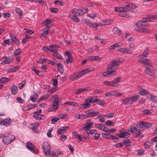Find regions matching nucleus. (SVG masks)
Wrapping results in <instances>:
<instances>
[{
  "mask_svg": "<svg viewBox=\"0 0 157 157\" xmlns=\"http://www.w3.org/2000/svg\"><path fill=\"white\" fill-rule=\"evenodd\" d=\"M1 137H3L2 141L5 144H8L13 141L15 139V137L12 135H9L6 136H3L2 134Z\"/></svg>",
  "mask_w": 157,
  "mask_h": 157,
  "instance_id": "0eeeda50",
  "label": "nucleus"
},
{
  "mask_svg": "<svg viewBox=\"0 0 157 157\" xmlns=\"http://www.w3.org/2000/svg\"><path fill=\"white\" fill-rule=\"evenodd\" d=\"M10 89L12 94L15 95L17 93L18 88L15 85H13L10 87Z\"/></svg>",
  "mask_w": 157,
  "mask_h": 157,
  "instance_id": "4be33fe9",
  "label": "nucleus"
},
{
  "mask_svg": "<svg viewBox=\"0 0 157 157\" xmlns=\"http://www.w3.org/2000/svg\"><path fill=\"white\" fill-rule=\"evenodd\" d=\"M73 61V58H68L66 59V62L68 64L69 63L72 62Z\"/></svg>",
  "mask_w": 157,
  "mask_h": 157,
  "instance_id": "338daca9",
  "label": "nucleus"
},
{
  "mask_svg": "<svg viewBox=\"0 0 157 157\" xmlns=\"http://www.w3.org/2000/svg\"><path fill=\"white\" fill-rule=\"evenodd\" d=\"M149 93V91L145 89H142L140 92V94L141 95H144Z\"/></svg>",
  "mask_w": 157,
  "mask_h": 157,
  "instance_id": "ea45409f",
  "label": "nucleus"
},
{
  "mask_svg": "<svg viewBox=\"0 0 157 157\" xmlns=\"http://www.w3.org/2000/svg\"><path fill=\"white\" fill-rule=\"evenodd\" d=\"M48 51L53 52L54 53L56 52V45H51L48 49Z\"/></svg>",
  "mask_w": 157,
  "mask_h": 157,
  "instance_id": "2f4dec72",
  "label": "nucleus"
},
{
  "mask_svg": "<svg viewBox=\"0 0 157 157\" xmlns=\"http://www.w3.org/2000/svg\"><path fill=\"white\" fill-rule=\"evenodd\" d=\"M117 136L120 138H125L130 136V134L128 131H125L122 133L118 134Z\"/></svg>",
  "mask_w": 157,
  "mask_h": 157,
  "instance_id": "2eb2a0df",
  "label": "nucleus"
},
{
  "mask_svg": "<svg viewBox=\"0 0 157 157\" xmlns=\"http://www.w3.org/2000/svg\"><path fill=\"white\" fill-rule=\"evenodd\" d=\"M95 130L94 129L91 130H89L87 132H86L88 135V136L90 135H92L93 134L95 133Z\"/></svg>",
  "mask_w": 157,
  "mask_h": 157,
  "instance_id": "0e129e2a",
  "label": "nucleus"
},
{
  "mask_svg": "<svg viewBox=\"0 0 157 157\" xmlns=\"http://www.w3.org/2000/svg\"><path fill=\"white\" fill-rule=\"evenodd\" d=\"M93 124V123L90 120L87 119L85 124V126L83 128V130L85 132H87L91 128Z\"/></svg>",
  "mask_w": 157,
  "mask_h": 157,
  "instance_id": "6e6552de",
  "label": "nucleus"
},
{
  "mask_svg": "<svg viewBox=\"0 0 157 157\" xmlns=\"http://www.w3.org/2000/svg\"><path fill=\"white\" fill-rule=\"evenodd\" d=\"M10 79L7 78L2 77L1 78V82L4 83L10 81Z\"/></svg>",
  "mask_w": 157,
  "mask_h": 157,
  "instance_id": "49530a36",
  "label": "nucleus"
},
{
  "mask_svg": "<svg viewBox=\"0 0 157 157\" xmlns=\"http://www.w3.org/2000/svg\"><path fill=\"white\" fill-rule=\"evenodd\" d=\"M112 31L115 34H118L121 32V30L117 27H115L113 29Z\"/></svg>",
  "mask_w": 157,
  "mask_h": 157,
  "instance_id": "8fccbe9b",
  "label": "nucleus"
},
{
  "mask_svg": "<svg viewBox=\"0 0 157 157\" xmlns=\"http://www.w3.org/2000/svg\"><path fill=\"white\" fill-rule=\"evenodd\" d=\"M12 122L11 120L9 118L5 119L2 121L1 120V125L8 126Z\"/></svg>",
  "mask_w": 157,
  "mask_h": 157,
  "instance_id": "4468645a",
  "label": "nucleus"
},
{
  "mask_svg": "<svg viewBox=\"0 0 157 157\" xmlns=\"http://www.w3.org/2000/svg\"><path fill=\"white\" fill-rule=\"evenodd\" d=\"M57 65L58 70L61 73H63V69L62 65L60 63H57Z\"/></svg>",
  "mask_w": 157,
  "mask_h": 157,
  "instance_id": "4c0bfd02",
  "label": "nucleus"
},
{
  "mask_svg": "<svg viewBox=\"0 0 157 157\" xmlns=\"http://www.w3.org/2000/svg\"><path fill=\"white\" fill-rule=\"evenodd\" d=\"M82 21L86 25L89 27H94L92 23L88 19H83Z\"/></svg>",
  "mask_w": 157,
  "mask_h": 157,
  "instance_id": "a878e982",
  "label": "nucleus"
},
{
  "mask_svg": "<svg viewBox=\"0 0 157 157\" xmlns=\"http://www.w3.org/2000/svg\"><path fill=\"white\" fill-rule=\"evenodd\" d=\"M118 51L121 53H127V49L125 48H123L119 49Z\"/></svg>",
  "mask_w": 157,
  "mask_h": 157,
  "instance_id": "864d4df0",
  "label": "nucleus"
},
{
  "mask_svg": "<svg viewBox=\"0 0 157 157\" xmlns=\"http://www.w3.org/2000/svg\"><path fill=\"white\" fill-rule=\"evenodd\" d=\"M148 54V49H145L143 53L142 54L138 56V58H144L146 57Z\"/></svg>",
  "mask_w": 157,
  "mask_h": 157,
  "instance_id": "b1692460",
  "label": "nucleus"
},
{
  "mask_svg": "<svg viewBox=\"0 0 157 157\" xmlns=\"http://www.w3.org/2000/svg\"><path fill=\"white\" fill-rule=\"evenodd\" d=\"M16 11L19 16H21L22 15L21 10L19 8H17L16 9Z\"/></svg>",
  "mask_w": 157,
  "mask_h": 157,
  "instance_id": "69168bd1",
  "label": "nucleus"
},
{
  "mask_svg": "<svg viewBox=\"0 0 157 157\" xmlns=\"http://www.w3.org/2000/svg\"><path fill=\"white\" fill-rule=\"evenodd\" d=\"M3 17L5 18H7L10 16V14L9 13H2Z\"/></svg>",
  "mask_w": 157,
  "mask_h": 157,
  "instance_id": "e2e57ef3",
  "label": "nucleus"
},
{
  "mask_svg": "<svg viewBox=\"0 0 157 157\" xmlns=\"http://www.w3.org/2000/svg\"><path fill=\"white\" fill-rule=\"evenodd\" d=\"M128 130L132 133H136L137 136L142 133L139 123L136 126H132L130 127Z\"/></svg>",
  "mask_w": 157,
  "mask_h": 157,
  "instance_id": "423d86ee",
  "label": "nucleus"
},
{
  "mask_svg": "<svg viewBox=\"0 0 157 157\" xmlns=\"http://www.w3.org/2000/svg\"><path fill=\"white\" fill-rule=\"evenodd\" d=\"M99 121L101 122H104L105 121V118L101 115H99L98 116Z\"/></svg>",
  "mask_w": 157,
  "mask_h": 157,
  "instance_id": "bf43d9fd",
  "label": "nucleus"
},
{
  "mask_svg": "<svg viewBox=\"0 0 157 157\" xmlns=\"http://www.w3.org/2000/svg\"><path fill=\"white\" fill-rule=\"evenodd\" d=\"M95 126L102 131L106 132H107L108 128L105 126V125L103 124H98L95 125Z\"/></svg>",
  "mask_w": 157,
  "mask_h": 157,
  "instance_id": "f3484780",
  "label": "nucleus"
},
{
  "mask_svg": "<svg viewBox=\"0 0 157 157\" xmlns=\"http://www.w3.org/2000/svg\"><path fill=\"white\" fill-rule=\"evenodd\" d=\"M53 98L54 99V102H59V97L57 95H55L53 97Z\"/></svg>",
  "mask_w": 157,
  "mask_h": 157,
  "instance_id": "680f3d73",
  "label": "nucleus"
},
{
  "mask_svg": "<svg viewBox=\"0 0 157 157\" xmlns=\"http://www.w3.org/2000/svg\"><path fill=\"white\" fill-rule=\"evenodd\" d=\"M42 148L43 151L46 155H50L52 156H54V153L53 152H50V147L49 144L47 142H44L42 145Z\"/></svg>",
  "mask_w": 157,
  "mask_h": 157,
  "instance_id": "20e7f679",
  "label": "nucleus"
},
{
  "mask_svg": "<svg viewBox=\"0 0 157 157\" xmlns=\"http://www.w3.org/2000/svg\"><path fill=\"white\" fill-rule=\"evenodd\" d=\"M91 106V104L88 102V99L85 100V102L82 104H81L80 105V108L81 109H87L89 108Z\"/></svg>",
  "mask_w": 157,
  "mask_h": 157,
  "instance_id": "6ab92c4d",
  "label": "nucleus"
},
{
  "mask_svg": "<svg viewBox=\"0 0 157 157\" xmlns=\"http://www.w3.org/2000/svg\"><path fill=\"white\" fill-rule=\"evenodd\" d=\"M57 90V86H54V87L52 88L49 91V92L52 93L55 92Z\"/></svg>",
  "mask_w": 157,
  "mask_h": 157,
  "instance_id": "5fc2aeb1",
  "label": "nucleus"
},
{
  "mask_svg": "<svg viewBox=\"0 0 157 157\" xmlns=\"http://www.w3.org/2000/svg\"><path fill=\"white\" fill-rule=\"evenodd\" d=\"M52 22V21L51 20L49 19H46L43 22L44 26L46 25H48L51 24Z\"/></svg>",
  "mask_w": 157,
  "mask_h": 157,
  "instance_id": "a18cd8bd",
  "label": "nucleus"
},
{
  "mask_svg": "<svg viewBox=\"0 0 157 157\" xmlns=\"http://www.w3.org/2000/svg\"><path fill=\"white\" fill-rule=\"evenodd\" d=\"M155 70L154 67L151 65L149 67H147L145 69V71L147 75L151 77H154L155 76V74L153 71Z\"/></svg>",
  "mask_w": 157,
  "mask_h": 157,
  "instance_id": "1a4fd4ad",
  "label": "nucleus"
},
{
  "mask_svg": "<svg viewBox=\"0 0 157 157\" xmlns=\"http://www.w3.org/2000/svg\"><path fill=\"white\" fill-rule=\"evenodd\" d=\"M103 83L106 85L107 86H113V82H109V81H105L103 82Z\"/></svg>",
  "mask_w": 157,
  "mask_h": 157,
  "instance_id": "052dcab7",
  "label": "nucleus"
},
{
  "mask_svg": "<svg viewBox=\"0 0 157 157\" xmlns=\"http://www.w3.org/2000/svg\"><path fill=\"white\" fill-rule=\"evenodd\" d=\"M71 13L74 15L81 16L84 14L83 11H82L81 9L74 8L71 10Z\"/></svg>",
  "mask_w": 157,
  "mask_h": 157,
  "instance_id": "9d476101",
  "label": "nucleus"
},
{
  "mask_svg": "<svg viewBox=\"0 0 157 157\" xmlns=\"http://www.w3.org/2000/svg\"><path fill=\"white\" fill-rule=\"evenodd\" d=\"M111 92L113 96L118 97L122 95L121 93L117 91L111 90Z\"/></svg>",
  "mask_w": 157,
  "mask_h": 157,
  "instance_id": "f704fd0d",
  "label": "nucleus"
},
{
  "mask_svg": "<svg viewBox=\"0 0 157 157\" xmlns=\"http://www.w3.org/2000/svg\"><path fill=\"white\" fill-rule=\"evenodd\" d=\"M99 114V112L98 111H93L91 112L90 115H86V116L88 117H93L96 116Z\"/></svg>",
  "mask_w": 157,
  "mask_h": 157,
  "instance_id": "72a5a7b5",
  "label": "nucleus"
},
{
  "mask_svg": "<svg viewBox=\"0 0 157 157\" xmlns=\"http://www.w3.org/2000/svg\"><path fill=\"white\" fill-rule=\"evenodd\" d=\"M106 139L114 140L118 139V138L115 136H113L110 134L107 133V137H106Z\"/></svg>",
  "mask_w": 157,
  "mask_h": 157,
  "instance_id": "58836bf2",
  "label": "nucleus"
},
{
  "mask_svg": "<svg viewBox=\"0 0 157 157\" xmlns=\"http://www.w3.org/2000/svg\"><path fill=\"white\" fill-rule=\"evenodd\" d=\"M155 19V16L153 15L150 16L147 18H143L142 19L141 21L137 22V25H138V26H146V25L144 24L145 22L152 21Z\"/></svg>",
  "mask_w": 157,
  "mask_h": 157,
  "instance_id": "39448f33",
  "label": "nucleus"
},
{
  "mask_svg": "<svg viewBox=\"0 0 157 157\" xmlns=\"http://www.w3.org/2000/svg\"><path fill=\"white\" fill-rule=\"evenodd\" d=\"M136 7V5L132 3H129L126 5L124 7H117L115 8L116 11L121 13H124L128 11H133V10Z\"/></svg>",
  "mask_w": 157,
  "mask_h": 157,
  "instance_id": "f257e3e1",
  "label": "nucleus"
},
{
  "mask_svg": "<svg viewBox=\"0 0 157 157\" xmlns=\"http://www.w3.org/2000/svg\"><path fill=\"white\" fill-rule=\"evenodd\" d=\"M49 96H50L48 94H44L39 99L38 102L43 101L47 99Z\"/></svg>",
  "mask_w": 157,
  "mask_h": 157,
  "instance_id": "e433bc0d",
  "label": "nucleus"
},
{
  "mask_svg": "<svg viewBox=\"0 0 157 157\" xmlns=\"http://www.w3.org/2000/svg\"><path fill=\"white\" fill-rule=\"evenodd\" d=\"M65 104H68L69 105H72L74 106H78V104L75 102H71V101H68L65 103Z\"/></svg>",
  "mask_w": 157,
  "mask_h": 157,
  "instance_id": "79ce46f5",
  "label": "nucleus"
},
{
  "mask_svg": "<svg viewBox=\"0 0 157 157\" xmlns=\"http://www.w3.org/2000/svg\"><path fill=\"white\" fill-rule=\"evenodd\" d=\"M94 70V68L90 67L82 70L81 71L79 72L81 74V76H82L86 74L90 71H93Z\"/></svg>",
  "mask_w": 157,
  "mask_h": 157,
  "instance_id": "aec40b11",
  "label": "nucleus"
},
{
  "mask_svg": "<svg viewBox=\"0 0 157 157\" xmlns=\"http://www.w3.org/2000/svg\"><path fill=\"white\" fill-rule=\"evenodd\" d=\"M138 61L139 62L145 65H147V67H149L151 65V63L150 61L147 59H139Z\"/></svg>",
  "mask_w": 157,
  "mask_h": 157,
  "instance_id": "dca6fc26",
  "label": "nucleus"
},
{
  "mask_svg": "<svg viewBox=\"0 0 157 157\" xmlns=\"http://www.w3.org/2000/svg\"><path fill=\"white\" fill-rule=\"evenodd\" d=\"M144 152L142 150H139L137 151V154L139 156H141L144 154Z\"/></svg>",
  "mask_w": 157,
  "mask_h": 157,
  "instance_id": "774afa93",
  "label": "nucleus"
},
{
  "mask_svg": "<svg viewBox=\"0 0 157 157\" xmlns=\"http://www.w3.org/2000/svg\"><path fill=\"white\" fill-rule=\"evenodd\" d=\"M82 77L81 74L79 72H78V73L72 74L71 75L70 78L72 80H75Z\"/></svg>",
  "mask_w": 157,
  "mask_h": 157,
  "instance_id": "ddd939ff",
  "label": "nucleus"
},
{
  "mask_svg": "<svg viewBox=\"0 0 157 157\" xmlns=\"http://www.w3.org/2000/svg\"><path fill=\"white\" fill-rule=\"evenodd\" d=\"M72 19L76 22H78L79 21V19L75 16H72Z\"/></svg>",
  "mask_w": 157,
  "mask_h": 157,
  "instance_id": "13d9d810",
  "label": "nucleus"
},
{
  "mask_svg": "<svg viewBox=\"0 0 157 157\" xmlns=\"http://www.w3.org/2000/svg\"><path fill=\"white\" fill-rule=\"evenodd\" d=\"M113 20L112 19H110L106 20L103 21V22L104 23V25H109L113 22Z\"/></svg>",
  "mask_w": 157,
  "mask_h": 157,
  "instance_id": "c9c22d12",
  "label": "nucleus"
},
{
  "mask_svg": "<svg viewBox=\"0 0 157 157\" xmlns=\"http://www.w3.org/2000/svg\"><path fill=\"white\" fill-rule=\"evenodd\" d=\"M140 126V128L142 132L144 128H148L151 126V124L147 123L146 122H140L139 123Z\"/></svg>",
  "mask_w": 157,
  "mask_h": 157,
  "instance_id": "9b49d317",
  "label": "nucleus"
},
{
  "mask_svg": "<svg viewBox=\"0 0 157 157\" xmlns=\"http://www.w3.org/2000/svg\"><path fill=\"white\" fill-rule=\"evenodd\" d=\"M117 68V67L114 66L112 63H110L107 66V71L103 73V76L104 77H107L112 75L113 74Z\"/></svg>",
  "mask_w": 157,
  "mask_h": 157,
  "instance_id": "f03ea898",
  "label": "nucleus"
},
{
  "mask_svg": "<svg viewBox=\"0 0 157 157\" xmlns=\"http://www.w3.org/2000/svg\"><path fill=\"white\" fill-rule=\"evenodd\" d=\"M1 60L2 61L1 63L4 64H9L11 62L10 59H7L6 57H4L3 58L1 59Z\"/></svg>",
  "mask_w": 157,
  "mask_h": 157,
  "instance_id": "bb28decb",
  "label": "nucleus"
},
{
  "mask_svg": "<svg viewBox=\"0 0 157 157\" xmlns=\"http://www.w3.org/2000/svg\"><path fill=\"white\" fill-rule=\"evenodd\" d=\"M86 114H78L76 115L75 117L76 118L78 119H84L87 118V117L86 116Z\"/></svg>",
  "mask_w": 157,
  "mask_h": 157,
  "instance_id": "a19ab883",
  "label": "nucleus"
},
{
  "mask_svg": "<svg viewBox=\"0 0 157 157\" xmlns=\"http://www.w3.org/2000/svg\"><path fill=\"white\" fill-rule=\"evenodd\" d=\"M53 56L58 59H62V56L57 52V51L54 53Z\"/></svg>",
  "mask_w": 157,
  "mask_h": 157,
  "instance_id": "de8ad7c7",
  "label": "nucleus"
},
{
  "mask_svg": "<svg viewBox=\"0 0 157 157\" xmlns=\"http://www.w3.org/2000/svg\"><path fill=\"white\" fill-rule=\"evenodd\" d=\"M150 99L153 102L157 103V97L153 95H151Z\"/></svg>",
  "mask_w": 157,
  "mask_h": 157,
  "instance_id": "09e8293b",
  "label": "nucleus"
},
{
  "mask_svg": "<svg viewBox=\"0 0 157 157\" xmlns=\"http://www.w3.org/2000/svg\"><path fill=\"white\" fill-rule=\"evenodd\" d=\"M122 46V45L121 43H118L110 46L108 48V50L110 51L111 50L114 49L116 47H118V46L121 47Z\"/></svg>",
  "mask_w": 157,
  "mask_h": 157,
  "instance_id": "393cba45",
  "label": "nucleus"
},
{
  "mask_svg": "<svg viewBox=\"0 0 157 157\" xmlns=\"http://www.w3.org/2000/svg\"><path fill=\"white\" fill-rule=\"evenodd\" d=\"M139 26L137 27L136 29V30L140 32L144 33H148L149 32V30L146 28L140 27Z\"/></svg>",
  "mask_w": 157,
  "mask_h": 157,
  "instance_id": "412c9836",
  "label": "nucleus"
},
{
  "mask_svg": "<svg viewBox=\"0 0 157 157\" xmlns=\"http://www.w3.org/2000/svg\"><path fill=\"white\" fill-rule=\"evenodd\" d=\"M78 137L79 140L82 141H85L86 139L89 138L88 136L85 137L80 134L78 135Z\"/></svg>",
  "mask_w": 157,
  "mask_h": 157,
  "instance_id": "473e14b6",
  "label": "nucleus"
},
{
  "mask_svg": "<svg viewBox=\"0 0 157 157\" xmlns=\"http://www.w3.org/2000/svg\"><path fill=\"white\" fill-rule=\"evenodd\" d=\"M21 52V50L20 48H18L14 52V55L16 56L19 55Z\"/></svg>",
  "mask_w": 157,
  "mask_h": 157,
  "instance_id": "4d7b16f0",
  "label": "nucleus"
},
{
  "mask_svg": "<svg viewBox=\"0 0 157 157\" xmlns=\"http://www.w3.org/2000/svg\"><path fill=\"white\" fill-rule=\"evenodd\" d=\"M59 120V118L55 117L53 118L51 120V123L54 124L55 122H57Z\"/></svg>",
  "mask_w": 157,
  "mask_h": 157,
  "instance_id": "6e6d98bb",
  "label": "nucleus"
},
{
  "mask_svg": "<svg viewBox=\"0 0 157 157\" xmlns=\"http://www.w3.org/2000/svg\"><path fill=\"white\" fill-rule=\"evenodd\" d=\"M39 125V124L38 123H34L31 124V125L32 126V129L34 132L36 133H38V131L36 130V129L38 126Z\"/></svg>",
  "mask_w": 157,
  "mask_h": 157,
  "instance_id": "cd10ccee",
  "label": "nucleus"
},
{
  "mask_svg": "<svg viewBox=\"0 0 157 157\" xmlns=\"http://www.w3.org/2000/svg\"><path fill=\"white\" fill-rule=\"evenodd\" d=\"M59 105V102L53 101L52 106H50L48 109V111H54L57 109Z\"/></svg>",
  "mask_w": 157,
  "mask_h": 157,
  "instance_id": "f8f14e48",
  "label": "nucleus"
},
{
  "mask_svg": "<svg viewBox=\"0 0 157 157\" xmlns=\"http://www.w3.org/2000/svg\"><path fill=\"white\" fill-rule=\"evenodd\" d=\"M151 142L150 141H147L144 144V147L145 148H148L151 145Z\"/></svg>",
  "mask_w": 157,
  "mask_h": 157,
  "instance_id": "3c124183",
  "label": "nucleus"
},
{
  "mask_svg": "<svg viewBox=\"0 0 157 157\" xmlns=\"http://www.w3.org/2000/svg\"><path fill=\"white\" fill-rule=\"evenodd\" d=\"M96 102L99 105H102L105 104V102L104 100H101L100 99H96Z\"/></svg>",
  "mask_w": 157,
  "mask_h": 157,
  "instance_id": "37998d69",
  "label": "nucleus"
},
{
  "mask_svg": "<svg viewBox=\"0 0 157 157\" xmlns=\"http://www.w3.org/2000/svg\"><path fill=\"white\" fill-rule=\"evenodd\" d=\"M89 88V87H87L84 88L79 89L76 91L75 93L76 94H78L82 92L88 90Z\"/></svg>",
  "mask_w": 157,
  "mask_h": 157,
  "instance_id": "7c9ffc66",
  "label": "nucleus"
},
{
  "mask_svg": "<svg viewBox=\"0 0 157 157\" xmlns=\"http://www.w3.org/2000/svg\"><path fill=\"white\" fill-rule=\"evenodd\" d=\"M50 26H46L43 29V31L40 35L41 37L44 36L47 37V35L48 34V31L49 30Z\"/></svg>",
  "mask_w": 157,
  "mask_h": 157,
  "instance_id": "a211bd4d",
  "label": "nucleus"
},
{
  "mask_svg": "<svg viewBox=\"0 0 157 157\" xmlns=\"http://www.w3.org/2000/svg\"><path fill=\"white\" fill-rule=\"evenodd\" d=\"M33 117L37 120H44L45 118V116L41 114H35Z\"/></svg>",
  "mask_w": 157,
  "mask_h": 157,
  "instance_id": "5701e85b",
  "label": "nucleus"
},
{
  "mask_svg": "<svg viewBox=\"0 0 157 157\" xmlns=\"http://www.w3.org/2000/svg\"><path fill=\"white\" fill-rule=\"evenodd\" d=\"M68 128V127L66 126L65 127H61L59 128L58 131L57 133L59 134H61L64 131H66Z\"/></svg>",
  "mask_w": 157,
  "mask_h": 157,
  "instance_id": "c85d7f7f",
  "label": "nucleus"
},
{
  "mask_svg": "<svg viewBox=\"0 0 157 157\" xmlns=\"http://www.w3.org/2000/svg\"><path fill=\"white\" fill-rule=\"evenodd\" d=\"M140 98L139 95L132 96L131 97L126 98L122 100V103L124 105L132 104Z\"/></svg>",
  "mask_w": 157,
  "mask_h": 157,
  "instance_id": "7ed1b4c3",
  "label": "nucleus"
},
{
  "mask_svg": "<svg viewBox=\"0 0 157 157\" xmlns=\"http://www.w3.org/2000/svg\"><path fill=\"white\" fill-rule=\"evenodd\" d=\"M121 62V60L119 59H117L113 61L111 63H112L114 66L117 67V66Z\"/></svg>",
  "mask_w": 157,
  "mask_h": 157,
  "instance_id": "c756f323",
  "label": "nucleus"
},
{
  "mask_svg": "<svg viewBox=\"0 0 157 157\" xmlns=\"http://www.w3.org/2000/svg\"><path fill=\"white\" fill-rule=\"evenodd\" d=\"M105 124L108 126H113L114 125V122H112L109 121H107L105 122Z\"/></svg>",
  "mask_w": 157,
  "mask_h": 157,
  "instance_id": "603ef678",
  "label": "nucleus"
},
{
  "mask_svg": "<svg viewBox=\"0 0 157 157\" xmlns=\"http://www.w3.org/2000/svg\"><path fill=\"white\" fill-rule=\"evenodd\" d=\"M27 147L29 150H31L34 148V146L32 144L30 143H27L26 144Z\"/></svg>",
  "mask_w": 157,
  "mask_h": 157,
  "instance_id": "c03bdc74",
  "label": "nucleus"
}]
</instances>
